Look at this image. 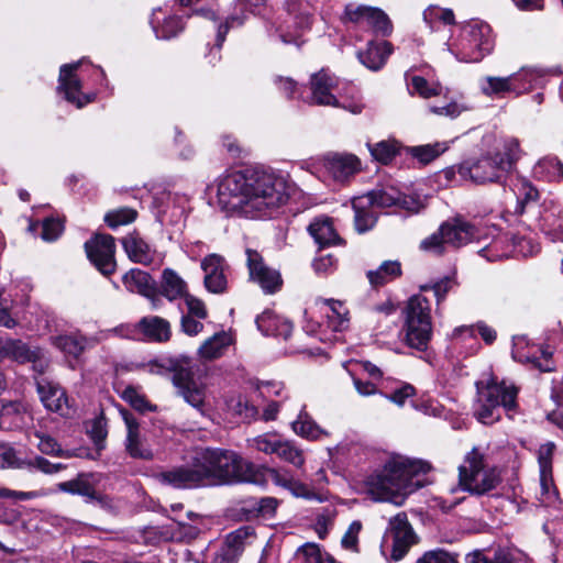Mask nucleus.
I'll list each match as a JSON object with an SVG mask.
<instances>
[{
  "label": "nucleus",
  "instance_id": "50",
  "mask_svg": "<svg viewBox=\"0 0 563 563\" xmlns=\"http://www.w3.org/2000/svg\"><path fill=\"white\" fill-rule=\"evenodd\" d=\"M410 84L412 87L410 93H417L423 99L441 95L442 86L439 82L430 84L421 76H412Z\"/></svg>",
  "mask_w": 563,
  "mask_h": 563
},
{
  "label": "nucleus",
  "instance_id": "7",
  "mask_svg": "<svg viewBox=\"0 0 563 563\" xmlns=\"http://www.w3.org/2000/svg\"><path fill=\"white\" fill-rule=\"evenodd\" d=\"M406 341L409 346L424 350L431 339V307L429 300L421 296H412L406 306Z\"/></svg>",
  "mask_w": 563,
  "mask_h": 563
},
{
  "label": "nucleus",
  "instance_id": "40",
  "mask_svg": "<svg viewBox=\"0 0 563 563\" xmlns=\"http://www.w3.org/2000/svg\"><path fill=\"white\" fill-rule=\"evenodd\" d=\"M32 437L37 440L36 446L43 454L55 455L64 459H70L76 455L73 451L63 450L57 441L51 435L44 434L40 431H34L30 435L31 441Z\"/></svg>",
  "mask_w": 563,
  "mask_h": 563
},
{
  "label": "nucleus",
  "instance_id": "48",
  "mask_svg": "<svg viewBox=\"0 0 563 563\" xmlns=\"http://www.w3.org/2000/svg\"><path fill=\"white\" fill-rule=\"evenodd\" d=\"M276 455L285 462L292 464L297 468H301L305 464L302 451L290 441L280 440Z\"/></svg>",
  "mask_w": 563,
  "mask_h": 563
},
{
  "label": "nucleus",
  "instance_id": "23",
  "mask_svg": "<svg viewBox=\"0 0 563 563\" xmlns=\"http://www.w3.org/2000/svg\"><path fill=\"white\" fill-rule=\"evenodd\" d=\"M393 52V46L389 42L383 41L380 43L369 42L365 51L357 54L360 62L371 70L380 69L388 56Z\"/></svg>",
  "mask_w": 563,
  "mask_h": 563
},
{
  "label": "nucleus",
  "instance_id": "34",
  "mask_svg": "<svg viewBox=\"0 0 563 563\" xmlns=\"http://www.w3.org/2000/svg\"><path fill=\"white\" fill-rule=\"evenodd\" d=\"M161 13V10H155L151 19V24L156 37L168 40L176 36L184 27L181 20L177 16H168L161 23V19L158 16Z\"/></svg>",
  "mask_w": 563,
  "mask_h": 563
},
{
  "label": "nucleus",
  "instance_id": "13",
  "mask_svg": "<svg viewBox=\"0 0 563 563\" xmlns=\"http://www.w3.org/2000/svg\"><path fill=\"white\" fill-rule=\"evenodd\" d=\"M0 360H10L20 364L31 362L40 373H43L47 366L41 349L9 336H0Z\"/></svg>",
  "mask_w": 563,
  "mask_h": 563
},
{
  "label": "nucleus",
  "instance_id": "27",
  "mask_svg": "<svg viewBox=\"0 0 563 563\" xmlns=\"http://www.w3.org/2000/svg\"><path fill=\"white\" fill-rule=\"evenodd\" d=\"M161 294L169 301L188 295L186 282L173 269L165 268L162 273Z\"/></svg>",
  "mask_w": 563,
  "mask_h": 563
},
{
  "label": "nucleus",
  "instance_id": "60",
  "mask_svg": "<svg viewBox=\"0 0 563 563\" xmlns=\"http://www.w3.org/2000/svg\"><path fill=\"white\" fill-rule=\"evenodd\" d=\"M362 530V522L353 521L344 533L341 544L345 550L358 552V534Z\"/></svg>",
  "mask_w": 563,
  "mask_h": 563
},
{
  "label": "nucleus",
  "instance_id": "49",
  "mask_svg": "<svg viewBox=\"0 0 563 563\" xmlns=\"http://www.w3.org/2000/svg\"><path fill=\"white\" fill-rule=\"evenodd\" d=\"M280 439L274 433H264L247 440V445L265 454H276Z\"/></svg>",
  "mask_w": 563,
  "mask_h": 563
},
{
  "label": "nucleus",
  "instance_id": "3",
  "mask_svg": "<svg viewBox=\"0 0 563 563\" xmlns=\"http://www.w3.org/2000/svg\"><path fill=\"white\" fill-rule=\"evenodd\" d=\"M494 48L492 27L484 22L472 21L463 25L446 43V49L460 63H478Z\"/></svg>",
  "mask_w": 563,
  "mask_h": 563
},
{
  "label": "nucleus",
  "instance_id": "32",
  "mask_svg": "<svg viewBox=\"0 0 563 563\" xmlns=\"http://www.w3.org/2000/svg\"><path fill=\"white\" fill-rule=\"evenodd\" d=\"M512 190L517 198L516 212L522 214L529 203H534L539 199V190L528 178H516L512 184Z\"/></svg>",
  "mask_w": 563,
  "mask_h": 563
},
{
  "label": "nucleus",
  "instance_id": "53",
  "mask_svg": "<svg viewBox=\"0 0 563 563\" xmlns=\"http://www.w3.org/2000/svg\"><path fill=\"white\" fill-rule=\"evenodd\" d=\"M504 150H505V155L507 156V159L504 161L503 158H500L499 161L497 159H494V163L496 165H498V168L503 172H506V173H511L512 169V165L518 159L519 157V152H520V148H519V142L517 139H508L505 141V144H504Z\"/></svg>",
  "mask_w": 563,
  "mask_h": 563
},
{
  "label": "nucleus",
  "instance_id": "35",
  "mask_svg": "<svg viewBox=\"0 0 563 563\" xmlns=\"http://www.w3.org/2000/svg\"><path fill=\"white\" fill-rule=\"evenodd\" d=\"M323 302L329 306L330 312L327 314L328 327L334 332H342L349 328V311L344 303L334 299H324Z\"/></svg>",
  "mask_w": 563,
  "mask_h": 563
},
{
  "label": "nucleus",
  "instance_id": "22",
  "mask_svg": "<svg viewBox=\"0 0 563 563\" xmlns=\"http://www.w3.org/2000/svg\"><path fill=\"white\" fill-rule=\"evenodd\" d=\"M122 282L129 291L137 292L150 300L157 299L155 282L147 273L133 268L123 275Z\"/></svg>",
  "mask_w": 563,
  "mask_h": 563
},
{
  "label": "nucleus",
  "instance_id": "28",
  "mask_svg": "<svg viewBox=\"0 0 563 563\" xmlns=\"http://www.w3.org/2000/svg\"><path fill=\"white\" fill-rule=\"evenodd\" d=\"M122 245L129 258L141 264H150L153 261L151 246L137 234H128L122 239Z\"/></svg>",
  "mask_w": 563,
  "mask_h": 563
},
{
  "label": "nucleus",
  "instance_id": "33",
  "mask_svg": "<svg viewBox=\"0 0 563 563\" xmlns=\"http://www.w3.org/2000/svg\"><path fill=\"white\" fill-rule=\"evenodd\" d=\"M401 275V264L398 261H385L377 269L368 271L367 278L373 287H380Z\"/></svg>",
  "mask_w": 563,
  "mask_h": 563
},
{
  "label": "nucleus",
  "instance_id": "8",
  "mask_svg": "<svg viewBox=\"0 0 563 563\" xmlns=\"http://www.w3.org/2000/svg\"><path fill=\"white\" fill-rule=\"evenodd\" d=\"M499 475L493 467L484 464V455L473 449L459 467V483L464 490L482 495L494 489L499 483Z\"/></svg>",
  "mask_w": 563,
  "mask_h": 563
},
{
  "label": "nucleus",
  "instance_id": "56",
  "mask_svg": "<svg viewBox=\"0 0 563 563\" xmlns=\"http://www.w3.org/2000/svg\"><path fill=\"white\" fill-rule=\"evenodd\" d=\"M416 563H459L457 554L443 549L424 552Z\"/></svg>",
  "mask_w": 563,
  "mask_h": 563
},
{
  "label": "nucleus",
  "instance_id": "17",
  "mask_svg": "<svg viewBox=\"0 0 563 563\" xmlns=\"http://www.w3.org/2000/svg\"><path fill=\"white\" fill-rule=\"evenodd\" d=\"M82 60L65 64L60 67L58 77V91L64 93L65 99L74 103L77 108H82L90 103L95 95L81 93V82L77 77L76 71L81 65Z\"/></svg>",
  "mask_w": 563,
  "mask_h": 563
},
{
  "label": "nucleus",
  "instance_id": "26",
  "mask_svg": "<svg viewBox=\"0 0 563 563\" xmlns=\"http://www.w3.org/2000/svg\"><path fill=\"white\" fill-rule=\"evenodd\" d=\"M52 343L68 358L78 360L85 352L88 340L77 333L60 334L52 338Z\"/></svg>",
  "mask_w": 563,
  "mask_h": 563
},
{
  "label": "nucleus",
  "instance_id": "12",
  "mask_svg": "<svg viewBox=\"0 0 563 563\" xmlns=\"http://www.w3.org/2000/svg\"><path fill=\"white\" fill-rule=\"evenodd\" d=\"M339 80L331 76L324 69L313 74L310 79L311 102L320 106L341 107L333 91H336ZM354 114L361 113L363 106L361 103L342 104Z\"/></svg>",
  "mask_w": 563,
  "mask_h": 563
},
{
  "label": "nucleus",
  "instance_id": "1",
  "mask_svg": "<svg viewBox=\"0 0 563 563\" xmlns=\"http://www.w3.org/2000/svg\"><path fill=\"white\" fill-rule=\"evenodd\" d=\"M430 471L429 463L401 455L391 456L382 470L367 476L364 488L376 501H388L401 506L407 496L421 484L416 477Z\"/></svg>",
  "mask_w": 563,
  "mask_h": 563
},
{
  "label": "nucleus",
  "instance_id": "62",
  "mask_svg": "<svg viewBox=\"0 0 563 563\" xmlns=\"http://www.w3.org/2000/svg\"><path fill=\"white\" fill-rule=\"evenodd\" d=\"M249 534L250 531L247 527L239 528L229 533L225 539L227 550L224 552H232L238 556V553L242 549V545Z\"/></svg>",
  "mask_w": 563,
  "mask_h": 563
},
{
  "label": "nucleus",
  "instance_id": "15",
  "mask_svg": "<svg viewBox=\"0 0 563 563\" xmlns=\"http://www.w3.org/2000/svg\"><path fill=\"white\" fill-rule=\"evenodd\" d=\"M85 251L90 262L103 275H111L115 271V244L113 236L96 234L85 243Z\"/></svg>",
  "mask_w": 563,
  "mask_h": 563
},
{
  "label": "nucleus",
  "instance_id": "63",
  "mask_svg": "<svg viewBox=\"0 0 563 563\" xmlns=\"http://www.w3.org/2000/svg\"><path fill=\"white\" fill-rule=\"evenodd\" d=\"M555 451L553 442H547L540 445L538 450L539 472H552V460Z\"/></svg>",
  "mask_w": 563,
  "mask_h": 563
},
{
  "label": "nucleus",
  "instance_id": "43",
  "mask_svg": "<svg viewBox=\"0 0 563 563\" xmlns=\"http://www.w3.org/2000/svg\"><path fill=\"white\" fill-rule=\"evenodd\" d=\"M231 268L225 260L213 254V294H222L228 288Z\"/></svg>",
  "mask_w": 563,
  "mask_h": 563
},
{
  "label": "nucleus",
  "instance_id": "51",
  "mask_svg": "<svg viewBox=\"0 0 563 563\" xmlns=\"http://www.w3.org/2000/svg\"><path fill=\"white\" fill-rule=\"evenodd\" d=\"M136 211L132 208H119L109 211L104 216V222L111 229H115L120 225H125L133 222L136 219Z\"/></svg>",
  "mask_w": 563,
  "mask_h": 563
},
{
  "label": "nucleus",
  "instance_id": "42",
  "mask_svg": "<svg viewBox=\"0 0 563 563\" xmlns=\"http://www.w3.org/2000/svg\"><path fill=\"white\" fill-rule=\"evenodd\" d=\"M297 556L305 563H336L335 560L317 543H305L297 550Z\"/></svg>",
  "mask_w": 563,
  "mask_h": 563
},
{
  "label": "nucleus",
  "instance_id": "46",
  "mask_svg": "<svg viewBox=\"0 0 563 563\" xmlns=\"http://www.w3.org/2000/svg\"><path fill=\"white\" fill-rule=\"evenodd\" d=\"M292 430L296 434L309 439L317 440L325 432L320 429L307 415L300 413L298 419L292 422Z\"/></svg>",
  "mask_w": 563,
  "mask_h": 563
},
{
  "label": "nucleus",
  "instance_id": "59",
  "mask_svg": "<svg viewBox=\"0 0 563 563\" xmlns=\"http://www.w3.org/2000/svg\"><path fill=\"white\" fill-rule=\"evenodd\" d=\"M88 434L91 440L96 444L98 450H102L104 448V441L108 434L106 428V420L103 417H98L92 420L90 428L88 429Z\"/></svg>",
  "mask_w": 563,
  "mask_h": 563
},
{
  "label": "nucleus",
  "instance_id": "44",
  "mask_svg": "<svg viewBox=\"0 0 563 563\" xmlns=\"http://www.w3.org/2000/svg\"><path fill=\"white\" fill-rule=\"evenodd\" d=\"M465 561L466 563H515L511 553L505 549H498L493 554L476 550L468 553Z\"/></svg>",
  "mask_w": 563,
  "mask_h": 563
},
{
  "label": "nucleus",
  "instance_id": "45",
  "mask_svg": "<svg viewBox=\"0 0 563 563\" xmlns=\"http://www.w3.org/2000/svg\"><path fill=\"white\" fill-rule=\"evenodd\" d=\"M526 228L511 234L512 251L521 256H530L539 252V244L526 234Z\"/></svg>",
  "mask_w": 563,
  "mask_h": 563
},
{
  "label": "nucleus",
  "instance_id": "58",
  "mask_svg": "<svg viewBox=\"0 0 563 563\" xmlns=\"http://www.w3.org/2000/svg\"><path fill=\"white\" fill-rule=\"evenodd\" d=\"M123 399L129 402L134 409L144 412L153 410L146 398L141 395L134 387L128 386L122 393Z\"/></svg>",
  "mask_w": 563,
  "mask_h": 563
},
{
  "label": "nucleus",
  "instance_id": "52",
  "mask_svg": "<svg viewBox=\"0 0 563 563\" xmlns=\"http://www.w3.org/2000/svg\"><path fill=\"white\" fill-rule=\"evenodd\" d=\"M540 501L543 505H551L558 498V492L554 486L552 472H540Z\"/></svg>",
  "mask_w": 563,
  "mask_h": 563
},
{
  "label": "nucleus",
  "instance_id": "55",
  "mask_svg": "<svg viewBox=\"0 0 563 563\" xmlns=\"http://www.w3.org/2000/svg\"><path fill=\"white\" fill-rule=\"evenodd\" d=\"M540 228L545 234L553 235L554 239H561L563 241V219L558 218L553 212L545 213L541 217Z\"/></svg>",
  "mask_w": 563,
  "mask_h": 563
},
{
  "label": "nucleus",
  "instance_id": "57",
  "mask_svg": "<svg viewBox=\"0 0 563 563\" xmlns=\"http://www.w3.org/2000/svg\"><path fill=\"white\" fill-rule=\"evenodd\" d=\"M366 199L368 203L376 205L383 208L398 205L401 202L400 194L395 190H393L391 192L383 190L372 191Z\"/></svg>",
  "mask_w": 563,
  "mask_h": 563
},
{
  "label": "nucleus",
  "instance_id": "64",
  "mask_svg": "<svg viewBox=\"0 0 563 563\" xmlns=\"http://www.w3.org/2000/svg\"><path fill=\"white\" fill-rule=\"evenodd\" d=\"M529 347V342L526 336H515L512 340V357L514 360L521 363H530L534 354L531 352H525Z\"/></svg>",
  "mask_w": 563,
  "mask_h": 563
},
{
  "label": "nucleus",
  "instance_id": "31",
  "mask_svg": "<svg viewBox=\"0 0 563 563\" xmlns=\"http://www.w3.org/2000/svg\"><path fill=\"white\" fill-rule=\"evenodd\" d=\"M62 492L78 494L90 499L97 498V492L93 487V475L88 473L79 474L76 478L58 484Z\"/></svg>",
  "mask_w": 563,
  "mask_h": 563
},
{
  "label": "nucleus",
  "instance_id": "2",
  "mask_svg": "<svg viewBox=\"0 0 563 563\" xmlns=\"http://www.w3.org/2000/svg\"><path fill=\"white\" fill-rule=\"evenodd\" d=\"M291 190L287 178H222L218 185V199L227 209L250 205L262 210L286 203Z\"/></svg>",
  "mask_w": 563,
  "mask_h": 563
},
{
  "label": "nucleus",
  "instance_id": "25",
  "mask_svg": "<svg viewBox=\"0 0 563 563\" xmlns=\"http://www.w3.org/2000/svg\"><path fill=\"white\" fill-rule=\"evenodd\" d=\"M258 330L264 335L282 336L287 339L291 334V324L274 314L272 311H264L256 318Z\"/></svg>",
  "mask_w": 563,
  "mask_h": 563
},
{
  "label": "nucleus",
  "instance_id": "5",
  "mask_svg": "<svg viewBox=\"0 0 563 563\" xmlns=\"http://www.w3.org/2000/svg\"><path fill=\"white\" fill-rule=\"evenodd\" d=\"M211 475V451L209 448L197 449L191 457V465H181L157 474L164 485L178 489L195 488L203 484Z\"/></svg>",
  "mask_w": 563,
  "mask_h": 563
},
{
  "label": "nucleus",
  "instance_id": "61",
  "mask_svg": "<svg viewBox=\"0 0 563 563\" xmlns=\"http://www.w3.org/2000/svg\"><path fill=\"white\" fill-rule=\"evenodd\" d=\"M445 245L448 244L444 241V235H442L441 227L437 232L426 238L420 243V247L423 251L432 252L438 255L443 254V252L445 251Z\"/></svg>",
  "mask_w": 563,
  "mask_h": 563
},
{
  "label": "nucleus",
  "instance_id": "10",
  "mask_svg": "<svg viewBox=\"0 0 563 563\" xmlns=\"http://www.w3.org/2000/svg\"><path fill=\"white\" fill-rule=\"evenodd\" d=\"M417 542L418 536L410 525L406 512H398L389 519L388 528L385 532L384 547L390 548L391 560H401Z\"/></svg>",
  "mask_w": 563,
  "mask_h": 563
},
{
  "label": "nucleus",
  "instance_id": "6",
  "mask_svg": "<svg viewBox=\"0 0 563 563\" xmlns=\"http://www.w3.org/2000/svg\"><path fill=\"white\" fill-rule=\"evenodd\" d=\"M146 368L151 374H173V383L186 401L197 408L203 404L205 391L192 379L190 364L187 358H168L161 362L151 361L146 364Z\"/></svg>",
  "mask_w": 563,
  "mask_h": 563
},
{
  "label": "nucleus",
  "instance_id": "11",
  "mask_svg": "<svg viewBox=\"0 0 563 563\" xmlns=\"http://www.w3.org/2000/svg\"><path fill=\"white\" fill-rule=\"evenodd\" d=\"M254 475H256V477L262 481L258 485H264L268 481H272L275 485L288 489L291 495L297 498L317 500L320 503L324 500V498L319 493H316L305 483L295 479L290 472L286 468L254 466Z\"/></svg>",
  "mask_w": 563,
  "mask_h": 563
},
{
  "label": "nucleus",
  "instance_id": "54",
  "mask_svg": "<svg viewBox=\"0 0 563 563\" xmlns=\"http://www.w3.org/2000/svg\"><path fill=\"white\" fill-rule=\"evenodd\" d=\"M536 175L563 176V163L555 156L540 159L533 168Z\"/></svg>",
  "mask_w": 563,
  "mask_h": 563
},
{
  "label": "nucleus",
  "instance_id": "37",
  "mask_svg": "<svg viewBox=\"0 0 563 563\" xmlns=\"http://www.w3.org/2000/svg\"><path fill=\"white\" fill-rule=\"evenodd\" d=\"M225 409L242 420H252L257 416V408L242 395L232 394L224 398Z\"/></svg>",
  "mask_w": 563,
  "mask_h": 563
},
{
  "label": "nucleus",
  "instance_id": "9",
  "mask_svg": "<svg viewBox=\"0 0 563 563\" xmlns=\"http://www.w3.org/2000/svg\"><path fill=\"white\" fill-rule=\"evenodd\" d=\"M239 482L260 484L254 475V465L245 463L233 451L213 450V485H228Z\"/></svg>",
  "mask_w": 563,
  "mask_h": 563
},
{
  "label": "nucleus",
  "instance_id": "21",
  "mask_svg": "<svg viewBox=\"0 0 563 563\" xmlns=\"http://www.w3.org/2000/svg\"><path fill=\"white\" fill-rule=\"evenodd\" d=\"M137 323L141 340L164 343L172 336L170 323L158 316L143 317Z\"/></svg>",
  "mask_w": 563,
  "mask_h": 563
},
{
  "label": "nucleus",
  "instance_id": "20",
  "mask_svg": "<svg viewBox=\"0 0 563 563\" xmlns=\"http://www.w3.org/2000/svg\"><path fill=\"white\" fill-rule=\"evenodd\" d=\"M121 415L128 429L125 449L129 455L133 459L152 460V450L143 443L135 417L126 410H122Z\"/></svg>",
  "mask_w": 563,
  "mask_h": 563
},
{
  "label": "nucleus",
  "instance_id": "19",
  "mask_svg": "<svg viewBox=\"0 0 563 563\" xmlns=\"http://www.w3.org/2000/svg\"><path fill=\"white\" fill-rule=\"evenodd\" d=\"M444 241L453 247H461L477 239V230L468 222L455 218L441 224Z\"/></svg>",
  "mask_w": 563,
  "mask_h": 563
},
{
  "label": "nucleus",
  "instance_id": "4",
  "mask_svg": "<svg viewBox=\"0 0 563 563\" xmlns=\"http://www.w3.org/2000/svg\"><path fill=\"white\" fill-rule=\"evenodd\" d=\"M477 386V398L474 404V416L483 424H492L500 418V407L507 411L516 408L517 388L505 382H488Z\"/></svg>",
  "mask_w": 563,
  "mask_h": 563
},
{
  "label": "nucleus",
  "instance_id": "29",
  "mask_svg": "<svg viewBox=\"0 0 563 563\" xmlns=\"http://www.w3.org/2000/svg\"><path fill=\"white\" fill-rule=\"evenodd\" d=\"M311 236L320 246H330L341 243L332 221L328 218L313 221L308 228Z\"/></svg>",
  "mask_w": 563,
  "mask_h": 563
},
{
  "label": "nucleus",
  "instance_id": "18",
  "mask_svg": "<svg viewBox=\"0 0 563 563\" xmlns=\"http://www.w3.org/2000/svg\"><path fill=\"white\" fill-rule=\"evenodd\" d=\"M246 255L251 279L256 282L266 294L277 291L283 284L279 272L266 266L258 252L247 249Z\"/></svg>",
  "mask_w": 563,
  "mask_h": 563
},
{
  "label": "nucleus",
  "instance_id": "30",
  "mask_svg": "<svg viewBox=\"0 0 563 563\" xmlns=\"http://www.w3.org/2000/svg\"><path fill=\"white\" fill-rule=\"evenodd\" d=\"M510 77L515 87V95L519 96L537 87L543 78V73L534 67H522L517 73L511 74Z\"/></svg>",
  "mask_w": 563,
  "mask_h": 563
},
{
  "label": "nucleus",
  "instance_id": "16",
  "mask_svg": "<svg viewBox=\"0 0 563 563\" xmlns=\"http://www.w3.org/2000/svg\"><path fill=\"white\" fill-rule=\"evenodd\" d=\"M344 13L345 19L352 23L366 24L372 27L375 33H379L384 36L391 34V21L387 14L378 8L350 3L345 7Z\"/></svg>",
  "mask_w": 563,
  "mask_h": 563
},
{
  "label": "nucleus",
  "instance_id": "41",
  "mask_svg": "<svg viewBox=\"0 0 563 563\" xmlns=\"http://www.w3.org/2000/svg\"><path fill=\"white\" fill-rule=\"evenodd\" d=\"M448 150L446 143L437 142L408 147L406 151L422 165H427Z\"/></svg>",
  "mask_w": 563,
  "mask_h": 563
},
{
  "label": "nucleus",
  "instance_id": "36",
  "mask_svg": "<svg viewBox=\"0 0 563 563\" xmlns=\"http://www.w3.org/2000/svg\"><path fill=\"white\" fill-rule=\"evenodd\" d=\"M374 161L388 165L399 154L400 145L395 140H384L375 144H366Z\"/></svg>",
  "mask_w": 563,
  "mask_h": 563
},
{
  "label": "nucleus",
  "instance_id": "24",
  "mask_svg": "<svg viewBox=\"0 0 563 563\" xmlns=\"http://www.w3.org/2000/svg\"><path fill=\"white\" fill-rule=\"evenodd\" d=\"M36 385L43 405L51 411L64 413L67 408L65 391L46 379L38 380Z\"/></svg>",
  "mask_w": 563,
  "mask_h": 563
},
{
  "label": "nucleus",
  "instance_id": "38",
  "mask_svg": "<svg viewBox=\"0 0 563 563\" xmlns=\"http://www.w3.org/2000/svg\"><path fill=\"white\" fill-rule=\"evenodd\" d=\"M236 335L229 328L228 330L213 332V360L235 352Z\"/></svg>",
  "mask_w": 563,
  "mask_h": 563
},
{
  "label": "nucleus",
  "instance_id": "47",
  "mask_svg": "<svg viewBox=\"0 0 563 563\" xmlns=\"http://www.w3.org/2000/svg\"><path fill=\"white\" fill-rule=\"evenodd\" d=\"M355 211V228L360 233L371 230L376 223V217L371 211L364 210L363 198H355L352 201Z\"/></svg>",
  "mask_w": 563,
  "mask_h": 563
},
{
  "label": "nucleus",
  "instance_id": "39",
  "mask_svg": "<svg viewBox=\"0 0 563 563\" xmlns=\"http://www.w3.org/2000/svg\"><path fill=\"white\" fill-rule=\"evenodd\" d=\"M482 92L485 96L492 97V96H505L506 93H514L515 95V87L512 85V80L510 75L507 77H495V76H487L485 77L482 86H481Z\"/></svg>",
  "mask_w": 563,
  "mask_h": 563
},
{
  "label": "nucleus",
  "instance_id": "14",
  "mask_svg": "<svg viewBox=\"0 0 563 563\" xmlns=\"http://www.w3.org/2000/svg\"><path fill=\"white\" fill-rule=\"evenodd\" d=\"M323 165L328 173H341L345 176L358 174L362 172L360 158L351 153H329L322 158L303 162L300 168L307 173L316 175L321 172L319 168Z\"/></svg>",
  "mask_w": 563,
  "mask_h": 563
}]
</instances>
